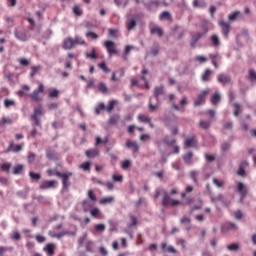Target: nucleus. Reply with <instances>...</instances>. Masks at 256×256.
I'll return each instance as SVG.
<instances>
[{
    "mask_svg": "<svg viewBox=\"0 0 256 256\" xmlns=\"http://www.w3.org/2000/svg\"><path fill=\"white\" fill-rule=\"evenodd\" d=\"M153 95H154L157 103L153 104V98H150L149 104H148V109H149L150 113H154V111H157V109H159V107L161 106L159 97H161V95H165V87L163 85L156 86L154 88Z\"/></svg>",
    "mask_w": 256,
    "mask_h": 256,
    "instance_id": "1",
    "label": "nucleus"
},
{
    "mask_svg": "<svg viewBox=\"0 0 256 256\" xmlns=\"http://www.w3.org/2000/svg\"><path fill=\"white\" fill-rule=\"evenodd\" d=\"M14 35L18 41H29L31 39V35L29 34V31L25 28H17L14 32Z\"/></svg>",
    "mask_w": 256,
    "mask_h": 256,
    "instance_id": "2",
    "label": "nucleus"
},
{
    "mask_svg": "<svg viewBox=\"0 0 256 256\" xmlns=\"http://www.w3.org/2000/svg\"><path fill=\"white\" fill-rule=\"evenodd\" d=\"M163 199H162V205L163 207H177V205H181V202L179 200H173L171 199V196L166 191H163Z\"/></svg>",
    "mask_w": 256,
    "mask_h": 256,
    "instance_id": "3",
    "label": "nucleus"
},
{
    "mask_svg": "<svg viewBox=\"0 0 256 256\" xmlns=\"http://www.w3.org/2000/svg\"><path fill=\"white\" fill-rule=\"evenodd\" d=\"M43 91H45V86L43 84H39L37 89H35L31 94H30V98L32 99V101H34L35 103H39V101H42L41 98V93H43Z\"/></svg>",
    "mask_w": 256,
    "mask_h": 256,
    "instance_id": "4",
    "label": "nucleus"
},
{
    "mask_svg": "<svg viewBox=\"0 0 256 256\" xmlns=\"http://www.w3.org/2000/svg\"><path fill=\"white\" fill-rule=\"evenodd\" d=\"M55 175H56V177H61L63 189H69V187H71V181H69V177H71L73 175V173H71V172H68V173L56 172Z\"/></svg>",
    "mask_w": 256,
    "mask_h": 256,
    "instance_id": "5",
    "label": "nucleus"
},
{
    "mask_svg": "<svg viewBox=\"0 0 256 256\" xmlns=\"http://www.w3.org/2000/svg\"><path fill=\"white\" fill-rule=\"evenodd\" d=\"M218 25L221 27L222 35H224V37L227 39L229 37V33L231 32V24H229V22L219 20Z\"/></svg>",
    "mask_w": 256,
    "mask_h": 256,
    "instance_id": "6",
    "label": "nucleus"
},
{
    "mask_svg": "<svg viewBox=\"0 0 256 256\" xmlns=\"http://www.w3.org/2000/svg\"><path fill=\"white\" fill-rule=\"evenodd\" d=\"M208 95H209V90H203L194 101V107H200V105H203Z\"/></svg>",
    "mask_w": 256,
    "mask_h": 256,
    "instance_id": "7",
    "label": "nucleus"
},
{
    "mask_svg": "<svg viewBox=\"0 0 256 256\" xmlns=\"http://www.w3.org/2000/svg\"><path fill=\"white\" fill-rule=\"evenodd\" d=\"M160 5L161 2H159V0H150L144 3V7L147 9V11H157Z\"/></svg>",
    "mask_w": 256,
    "mask_h": 256,
    "instance_id": "8",
    "label": "nucleus"
},
{
    "mask_svg": "<svg viewBox=\"0 0 256 256\" xmlns=\"http://www.w3.org/2000/svg\"><path fill=\"white\" fill-rule=\"evenodd\" d=\"M58 182L57 180H45L41 182L40 189L47 190V189H55L57 187Z\"/></svg>",
    "mask_w": 256,
    "mask_h": 256,
    "instance_id": "9",
    "label": "nucleus"
},
{
    "mask_svg": "<svg viewBox=\"0 0 256 256\" xmlns=\"http://www.w3.org/2000/svg\"><path fill=\"white\" fill-rule=\"evenodd\" d=\"M237 191L240 195V201L243 203V200L247 197V187L242 182H238Z\"/></svg>",
    "mask_w": 256,
    "mask_h": 256,
    "instance_id": "10",
    "label": "nucleus"
},
{
    "mask_svg": "<svg viewBox=\"0 0 256 256\" xmlns=\"http://www.w3.org/2000/svg\"><path fill=\"white\" fill-rule=\"evenodd\" d=\"M23 145L24 144H17L15 145L13 141L10 142V145L6 149L5 153H19L20 151H23Z\"/></svg>",
    "mask_w": 256,
    "mask_h": 256,
    "instance_id": "11",
    "label": "nucleus"
},
{
    "mask_svg": "<svg viewBox=\"0 0 256 256\" xmlns=\"http://www.w3.org/2000/svg\"><path fill=\"white\" fill-rule=\"evenodd\" d=\"M62 47L66 51L73 49L75 47V40L71 37L65 38Z\"/></svg>",
    "mask_w": 256,
    "mask_h": 256,
    "instance_id": "12",
    "label": "nucleus"
},
{
    "mask_svg": "<svg viewBox=\"0 0 256 256\" xmlns=\"http://www.w3.org/2000/svg\"><path fill=\"white\" fill-rule=\"evenodd\" d=\"M104 45L110 55H117V50L115 49V42L107 40L104 42Z\"/></svg>",
    "mask_w": 256,
    "mask_h": 256,
    "instance_id": "13",
    "label": "nucleus"
},
{
    "mask_svg": "<svg viewBox=\"0 0 256 256\" xmlns=\"http://www.w3.org/2000/svg\"><path fill=\"white\" fill-rule=\"evenodd\" d=\"M125 147L126 149H132L133 153H139V144L135 141L127 140Z\"/></svg>",
    "mask_w": 256,
    "mask_h": 256,
    "instance_id": "14",
    "label": "nucleus"
},
{
    "mask_svg": "<svg viewBox=\"0 0 256 256\" xmlns=\"http://www.w3.org/2000/svg\"><path fill=\"white\" fill-rule=\"evenodd\" d=\"M217 80L222 85H229V83H231V76L221 73L217 76Z\"/></svg>",
    "mask_w": 256,
    "mask_h": 256,
    "instance_id": "15",
    "label": "nucleus"
},
{
    "mask_svg": "<svg viewBox=\"0 0 256 256\" xmlns=\"http://www.w3.org/2000/svg\"><path fill=\"white\" fill-rule=\"evenodd\" d=\"M210 43L212 47H215L216 49H219V47H221V40L219 39V36L217 34H213L210 37Z\"/></svg>",
    "mask_w": 256,
    "mask_h": 256,
    "instance_id": "16",
    "label": "nucleus"
},
{
    "mask_svg": "<svg viewBox=\"0 0 256 256\" xmlns=\"http://www.w3.org/2000/svg\"><path fill=\"white\" fill-rule=\"evenodd\" d=\"M44 253H47L48 256H53L55 255V244L53 243H48L44 248H43Z\"/></svg>",
    "mask_w": 256,
    "mask_h": 256,
    "instance_id": "17",
    "label": "nucleus"
},
{
    "mask_svg": "<svg viewBox=\"0 0 256 256\" xmlns=\"http://www.w3.org/2000/svg\"><path fill=\"white\" fill-rule=\"evenodd\" d=\"M85 155L89 159L99 157V149H97V148L88 149V150L85 151Z\"/></svg>",
    "mask_w": 256,
    "mask_h": 256,
    "instance_id": "18",
    "label": "nucleus"
},
{
    "mask_svg": "<svg viewBox=\"0 0 256 256\" xmlns=\"http://www.w3.org/2000/svg\"><path fill=\"white\" fill-rule=\"evenodd\" d=\"M184 144H185V147H187V148L196 147L197 146V138H195V136L186 138Z\"/></svg>",
    "mask_w": 256,
    "mask_h": 256,
    "instance_id": "19",
    "label": "nucleus"
},
{
    "mask_svg": "<svg viewBox=\"0 0 256 256\" xmlns=\"http://www.w3.org/2000/svg\"><path fill=\"white\" fill-rule=\"evenodd\" d=\"M50 237H55L56 239H61V237H65V235H75V232H69V231H65V232H60L58 234H55V232H49Z\"/></svg>",
    "mask_w": 256,
    "mask_h": 256,
    "instance_id": "20",
    "label": "nucleus"
},
{
    "mask_svg": "<svg viewBox=\"0 0 256 256\" xmlns=\"http://www.w3.org/2000/svg\"><path fill=\"white\" fill-rule=\"evenodd\" d=\"M185 105H187V97H183L180 101V106H178L177 104L173 103L172 107L173 109H175V111H181V107H185Z\"/></svg>",
    "mask_w": 256,
    "mask_h": 256,
    "instance_id": "21",
    "label": "nucleus"
},
{
    "mask_svg": "<svg viewBox=\"0 0 256 256\" xmlns=\"http://www.w3.org/2000/svg\"><path fill=\"white\" fill-rule=\"evenodd\" d=\"M151 35H158V37H163V29L158 26H154L150 29Z\"/></svg>",
    "mask_w": 256,
    "mask_h": 256,
    "instance_id": "22",
    "label": "nucleus"
},
{
    "mask_svg": "<svg viewBox=\"0 0 256 256\" xmlns=\"http://www.w3.org/2000/svg\"><path fill=\"white\" fill-rule=\"evenodd\" d=\"M98 90L100 93H103V95H109V88H107V84L101 82L98 84Z\"/></svg>",
    "mask_w": 256,
    "mask_h": 256,
    "instance_id": "23",
    "label": "nucleus"
},
{
    "mask_svg": "<svg viewBox=\"0 0 256 256\" xmlns=\"http://www.w3.org/2000/svg\"><path fill=\"white\" fill-rule=\"evenodd\" d=\"M138 121L140 123H151V117L145 114H139L138 115Z\"/></svg>",
    "mask_w": 256,
    "mask_h": 256,
    "instance_id": "24",
    "label": "nucleus"
},
{
    "mask_svg": "<svg viewBox=\"0 0 256 256\" xmlns=\"http://www.w3.org/2000/svg\"><path fill=\"white\" fill-rule=\"evenodd\" d=\"M105 229H106L105 224H96L94 225L93 233H103Z\"/></svg>",
    "mask_w": 256,
    "mask_h": 256,
    "instance_id": "25",
    "label": "nucleus"
},
{
    "mask_svg": "<svg viewBox=\"0 0 256 256\" xmlns=\"http://www.w3.org/2000/svg\"><path fill=\"white\" fill-rule=\"evenodd\" d=\"M41 115H43V107L42 106H38L34 109V113L32 115V118H36V117H41Z\"/></svg>",
    "mask_w": 256,
    "mask_h": 256,
    "instance_id": "26",
    "label": "nucleus"
},
{
    "mask_svg": "<svg viewBox=\"0 0 256 256\" xmlns=\"http://www.w3.org/2000/svg\"><path fill=\"white\" fill-rule=\"evenodd\" d=\"M2 123V127L5 129L7 125H13V119L9 117H3L2 120L0 121Z\"/></svg>",
    "mask_w": 256,
    "mask_h": 256,
    "instance_id": "27",
    "label": "nucleus"
},
{
    "mask_svg": "<svg viewBox=\"0 0 256 256\" xmlns=\"http://www.w3.org/2000/svg\"><path fill=\"white\" fill-rule=\"evenodd\" d=\"M201 37H203V33H201V32H197L196 34H194L191 39V45H195L197 43V41H199V39H201Z\"/></svg>",
    "mask_w": 256,
    "mask_h": 256,
    "instance_id": "28",
    "label": "nucleus"
},
{
    "mask_svg": "<svg viewBox=\"0 0 256 256\" xmlns=\"http://www.w3.org/2000/svg\"><path fill=\"white\" fill-rule=\"evenodd\" d=\"M199 127H201V129L207 130V129H209V127H211V121L200 120Z\"/></svg>",
    "mask_w": 256,
    "mask_h": 256,
    "instance_id": "29",
    "label": "nucleus"
},
{
    "mask_svg": "<svg viewBox=\"0 0 256 256\" xmlns=\"http://www.w3.org/2000/svg\"><path fill=\"white\" fill-rule=\"evenodd\" d=\"M135 27H137V22L133 19L128 20L127 22V30L128 31H133V29H135Z\"/></svg>",
    "mask_w": 256,
    "mask_h": 256,
    "instance_id": "30",
    "label": "nucleus"
},
{
    "mask_svg": "<svg viewBox=\"0 0 256 256\" xmlns=\"http://www.w3.org/2000/svg\"><path fill=\"white\" fill-rule=\"evenodd\" d=\"M202 81H209L211 79V70L206 69L201 76Z\"/></svg>",
    "mask_w": 256,
    "mask_h": 256,
    "instance_id": "31",
    "label": "nucleus"
},
{
    "mask_svg": "<svg viewBox=\"0 0 256 256\" xmlns=\"http://www.w3.org/2000/svg\"><path fill=\"white\" fill-rule=\"evenodd\" d=\"M237 17H240V19H241V12L238 10H236L232 14H230L228 16V19H229V21H235V19H237Z\"/></svg>",
    "mask_w": 256,
    "mask_h": 256,
    "instance_id": "32",
    "label": "nucleus"
},
{
    "mask_svg": "<svg viewBox=\"0 0 256 256\" xmlns=\"http://www.w3.org/2000/svg\"><path fill=\"white\" fill-rule=\"evenodd\" d=\"M13 174L14 175H19L21 174V171H23V164H18L17 166H14L12 168Z\"/></svg>",
    "mask_w": 256,
    "mask_h": 256,
    "instance_id": "33",
    "label": "nucleus"
},
{
    "mask_svg": "<svg viewBox=\"0 0 256 256\" xmlns=\"http://www.w3.org/2000/svg\"><path fill=\"white\" fill-rule=\"evenodd\" d=\"M48 97H50L51 99H55V98L59 97V90L50 89L49 93H48Z\"/></svg>",
    "mask_w": 256,
    "mask_h": 256,
    "instance_id": "34",
    "label": "nucleus"
},
{
    "mask_svg": "<svg viewBox=\"0 0 256 256\" xmlns=\"http://www.w3.org/2000/svg\"><path fill=\"white\" fill-rule=\"evenodd\" d=\"M192 159H193V152H188L183 157L184 162L187 163L188 165L191 164Z\"/></svg>",
    "mask_w": 256,
    "mask_h": 256,
    "instance_id": "35",
    "label": "nucleus"
},
{
    "mask_svg": "<svg viewBox=\"0 0 256 256\" xmlns=\"http://www.w3.org/2000/svg\"><path fill=\"white\" fill-rule=\"evenodd\" d=\"M117 103V101H115V100H111L109 103H108V105H107V107H106V111H107V113H111V111H113V109H115V104Z\"/></svg>",
    "mask_w": 256,
    "mask_h": 256,
    "instance_id": "36",
    "label": "nucleus"
},
{
    "mask_svg": "<svg viewBox=\"0 0 256 256\" xmlns=\"http://www.w3.org/2000/svg\"><path fill=\"white\" fill-rule=\"evenodd\" d=\"M106 107H105V103L101 102L98 107L95 108V114L96 115H100L101 111H105Z\"/></svg>",
    "mask_w": 256,
    "mask_h": 256,
    "instance_id": "37",
    "label": "nucleus"
},
{
    "mask_svg": "<svg viewBox=\"0 0 256 256\" xmlns=\"http://www.w3.org/2000/svg\"><path fill=\"white\" fill-rule=\"evenodd\" d=\"M160 19L163 20L165 19L166 21H171V14L167 11H163L161 14H160Z\"/></svg>",
    "mask_w": 256,
    "mask_h": 256,
    "instance_id": "38",
    "label": "nucleus"
},
{
    "mask_svg": "<svg viewBox=\"0 0 256 256\" xmlns=\"http://www.w3.org/2000/svg\"><path fill=\"white\" fill-rule=\"evenodd\" d=\"M74 45H87V43L80 36H75Z\"/></svg>",
    "mask_w": 256,
    "mask_h": 256,
    "instance_id": "39",
    "label": "nucleus"
},
{
    "mask_svg": "<svg viewBox=\"0 0 256 256\" xmlns=\"http://www.w3.org/2000/svg\"><path fill=\"white\" fill-rule=\"evenodd\" d=\"M85 55L87 59H92V60L97 59V53L95 51V48H93L90 53H86Z\"/></svg>",
    "mask_w": 256,
    "mask_h": 256,
    "instance_id": "40",
    "label": "nucleus"
},
{
    "mask_svg": "<svg viewBox=\"0 0 256 256\" xmlns=\"http://www.w3.org/2000/svg\"><path fill=\"white\" fill-rule=\"evenodd\" d=\"M29 177L32 181H39V179H41V174H37L35 172H29Z\"/></svg>",
    "mask_w": 256,
    "mask_h": 256,
    "instance_id": "41",
    "label": "nucleus"
},
{
    "mask_svg": "<svg viewBox=\"0 0 256 256\" xmlns=\"http://www.w3.org/2000/svg\"><path fill=\"white\" fill-rule=\"evenodd\" d=\"M39 71H41V66H31L30 77L37 75V73H39Z\"/></svg>",
    "mask_w": 256,
    "mask_h": 256,
    "instance_id": "42",
    "label": "nucleus"
},
{
    "mask_svg": "<svg viewBox=\"0 0 256 256\" xmlns=\"http://www.w3.org/2000/svg\"><path fill=\"white\" fill-rule=\"evenodd\" d=\"M107 203H113V197H105L100 199V204L101 205H107Z\"/></svg>",
    "mask_w": 256,
    "mask_h": 256,
    "instance_id": "43",
    "label": "nucleus"
},
{
    "mask_svg": "<svg viewBox=\"0 0 256 256\" xmlns=\"http://www.w3.org/2000/svg\"><path fill=\"white\" fill-rule=\"evenodd\" d=\"M221 101V96L219 94H214L211 98L212 105H217Z\"/></svg>",
    "mask_w": 256,
    "mask_h": 256,
    "instance_id": "44",
    "label": "nucleus"
},
{
    "mask_svg": "<svg viewBox=\"0 0 256 256\" xmlns=\"http://www.w3.org/2000/svg\"><path fill=\"white\" fill-rule=\"evenodd\" d=\"M231 229H237V226H235V224L230 223V224H226L222 227V231H230Z\"/></svg>",
    "mask_w": 256,
    "mask_h": 256,
    "instance_id": "45",
    "label": "nucleus"
},
{
    "mask_svg": "<svg viewBox=\"0 0 256 256\" xmlns=\"http://www.w3.org/2000/svg\"><path fill=\"white\" fill-rule=\"evenodd\" d=\"M119 121V115L111 116L108 120L109 125H115Z\"/></svg>",
    "mask_w": 256,
    "mask_h": 256,
    "instance_id": "46",
    "label": "nucleus"
},
{
    "mask_svg": "<svg viewBox=\"0 0 256 256\" xmlns=\"http://www.w3.org/2000/svg\"><path fill=\"white\" fill-rule=\"evenodd\" d=\"M90 215L92 217H97L98 219L100 218L99 215H101V211H99V208H93L90 210Z\"/></svg>",
    "mask_w": 256,
    "mask_h": 256,
    "instance_id": "47",
    "label": "nucleus"
},
{
    "mask_svg": "<svg viewBox=\"0 0 256 256\" xmlns=\"http://www.w3.org/2000/svg\"><path fill=\"white\" fill-rule=\"evenodd\" d=\"M7 251H13V247L0 246V256L5 255Z\"/></svg>",
    "mask_w": 256,
    "mask_h": 256,
    "instance_id": "48",
    "label": "nucleus"
},
{
    "mask_svg": "<svg viewBox=\"0 0 256 256\" xmlns=\"http://www.w3.org/2000/svg\"><path fill=\"white\" fill-rule=\"evenodd\" d=\"M4 106L6 107V109H9V107H15V101L5 99L4 100Z\"/></svg>",
    "mask_w": 256,
    "mask_h": 256,
    "instance_id": "49",
    "label": "nucleus"
},
{
    "mask_svg": "<svg viewBox=\"0 0 256 256\" xmlns=\"http://www.w3.org/2000/svg\"><path fill=\"white\" fill-rule=\"evenodd\" d=\"M133 49V46H126L125 50H124V56H122V59H124V61H127V54L131 53V50Z\"/></svg>",
    "mask_w": 256,
    "mask_h": 256,
    "instance_id": "50",
    "label": "nucleus"
},
{
    "mask_svg": "<svg viewBox=\"0 0 256 256\" xmlns=\"http://www.w3.org/2000/svg\"><path fill=\"white\" fill-rule=\"evenodd\" d=\"M98 67H100L102 69V71H104V73H110L111 69H109L107 67V64H105V62L99 63Z\"/></svg>",
    "mask_w": 256,
    "mask_h": 256,
    "instance_id": "51",
    "label": "nucleus"
},
{
    "mask_svg": "<svg viewBox=\"0 0 256 256\" xmlns=\"http://www.w3.org/2000/svg\"><path fill=\"white\" fill-rule=\"evenodd\" d=\"M73 13L77 16V17H81V15H83V11L81 10V8L79 6H74L73 7Z\"/></svg>",
    "mask_w": 256,
    "mask_h": 256,
    "instance_id": "52",
    "label": "nucleus"
},
{
    "mask_svg": "<svg viewBox=\"0 0 256 256\" xmlns=\"http://www.w3.org/2000/svg\"><path fill=\"white\" fill-rule=\"evenodd\" d=\"M228 251H239V244L233 243L227 246Z\"/></svg>",
    "mask_w": 256,
    "mask_h": 256,
    "instance_id": "53",
    "label": "nucleus"
},
{
    "mask_svg": "<svg viewBox=\"0 0 256 256\" xmlns=\"http://www.w3.org/2000/svg\"><path fill=\"white\" fill-rule=\"evenodd\" d=\"M88 198L90 199V201H93L94 203L95 201H97V195L93 193V190H88Z\"/></svg>",
    "mask_w": 256,
    "mask_h": 256,
    "instance_id": "54",
    "label": "nucleus"
},
{
    "mask_svg": "<svg viewBox=\"0 0 256 256\" xmlns=\"http://www.w3.org/2000/svg\"><path fill=\"white\" fill-rule=\"evenodd\" d=\"M197 175H199V173L195 170H192L190 172V177H191L192 181H194L195 183H199V181L197 180Z\"/></svg>",
    "mask_w": 256,
    "mask_h": 256,
    "instance_id": "55",
    "label": "nucleus"
},
{
    "mask_svg": "<svg viewBox=\"0 0 256 256\" xmlns=\"http://www.w3.org/2000/svg\"><path fill=\"white\" fill-rule=\"evenodd\" d=\"M131 223L128 224V227H135L137 225V218L133 215H129Z\"/></svg>",
    "mask_w": 256,
    "mask_h": 256,
    "instance_id": "56",
    "label": "nucleus"
},
{
    "mask_svg": "<svg viewBox=\"0 0 256 256\" xmlns=\"http://www.w3.org/2000/svg\"><path fill=\"white\" fill-rule=\"evenodd\" d=\"M163 142L165 143V145L171 146V145H175L176 140L175 139L169 140V136H166V137H164Z\"/></svg>",
    "mask_w": 256,
    "mask_h": 256,
    "instance_id": "57",
    "label": "nucleus"
},
{
    "mask_svg": "<svg viewBox=\"0 0 256 256\" xmlns=\"http://www.w3.org/2000/svg\"><path fill=\"white\" fill-rule=\"evenodd\" d=\"M180 223L182 225H189V223H191V218L187 217V216H183L181 219H180Z\"/></svg>",
    "mask_w": 256,
    "mask_h": 256,
    "instance_id": "58",
    "label": "nucleus"
},
{
    "mask_svg": "<svg viewBox=\"0 0 256 256\" xmlns=\"http://www.w3.org/2000/svg\"><path fill=\"white\" fill-rule=\"evenodd\" d=\"M80 167L83 169V171H89L91 169V163L84 162L80 165Z\"/></svg>",
    "mask_w": 256,
    "mask_h": 256,
    "instance_id": "59",
    "label": "nucleus"
},
{
    "mask_svg": "<svg viewBox=\"0 0 256 256\" xmlns=\"http://www.w3.org/2000/svg\"><path fill=\"white\" fill-rule=\"evenodd\" d=\"M212 203H217V201H223V194H219L217 196L211 197Z\"/></svg>",
    "mask_w": 256,
    "mask_h": 256,
    "instance_id": "60",
    "label": "nucleus"
},
{
    "mask_svg": "<svg viewBox=\"0 0 256 256\" xmlns=\"http://www.w3.org/2000/svg\"><path fill=\"white\" fill-rule=\"evenodd\" d=\"M0 167H1L2 171H6V173H9V169H11V164L3 163V164H1Z\"/></svg>",
    "mask_w": 256,
    "mask_h": 256,
    "instance_id": "61",
    "label": "nucleus"
},
{
    "mask_svg": "<svg viewBox=\"0 0 256 256\" xmlns=\"http://www.w3.org/2000/svg\"><path fill=\"white\" fill-rule=\"evenodd\" d=\"M121 167L123 169H129V167H131V161L130 160H124L121 164Z\"/></svg>",
    "mask_w": 256,
    "mask_h": 256,
    "instance_id": "62",
    "label": "nucleus"
},
{
    "mask_svg": "<svg viewBox=\"0 0 256 256\" xmlns=\"http://www.w3.org/2000/svg\"><path fill=\"white\" fill-rule=\"evenodd\" d=\"M19 63L22 67H27L29 65V60H27V58H20Z\"/></svg>",
    "mask_w": 256,
    "mask_h": 256,
    "instance_id": "63",
    "label": "nucleus"
},
{
    "mask_svg": "<svg viewBox=\"0 0 256 256\" xmlns=\"http://www.w3.org/2000/svg\"><path fill=\"white\" fill-rule=\"evenodd\" d=\"M249 79H250V81L256 82V73L254 72V70L249 71Z\"/></svg>",
    "mask_w": 256,
    "mask_h": 256,
    "instance_id": "64",
    "label": "nucleus"
}]
</instances>
